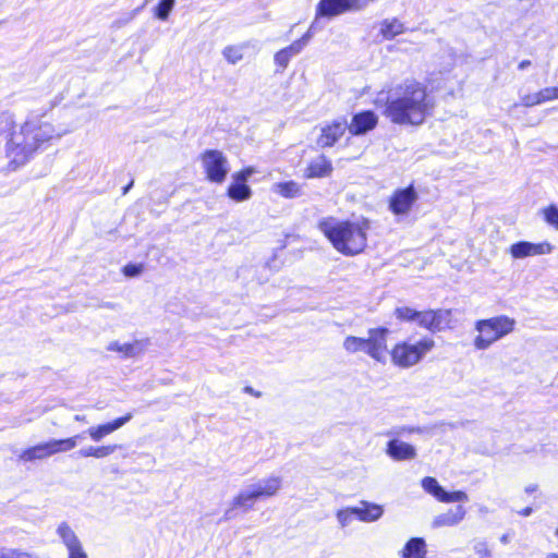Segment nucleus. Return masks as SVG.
<instances>
[{
	"mask_svg": "<svg viewBox=\"0 0 558 558\" xmlns=\"http://www.w3.org/2000/svg\"><path fill=\"white\" fill-rule=\"evenodd\" d=\"M69 132L56 126L47 112L32 111L24 122L12 128L8 136L5 154L9 167L16 170L25 166L37 151Z\"/></svg>",
	"mask_w": 558,
	"mask_h": 558,
	"instance_id": "obj_1",
	"label": "nucleus"
},
{
	"mask_svg": "<svg viewBox=\"0 0 558 558\" xmlns=\"http://www.w3.org/2000/svg\"><path fill=\"white\" fill-rule=\"evenodd\" d=\"M375 105L384 108L383 113L387 119L400 125H421L434 108L427 87L416 81H408L378 93Z\"/></svg>",
	"mask_w": 558,
	"mask_h": 558,
	"instance_id": "obj_2",
	"label": "nucleus"
},
{
	"mask_svg": "<svg viewBox=\"0 0 558 558\" xmlns=\"http://www.w3.org/2000/svg\"><path fill=\"white\" fill-rule=\"evenodd\" d=\"M318 228L337 252L345 256H354L367 246L371 223L363 217L354 220L328 217L318 223Z\"/></svg>",
	"mask_w": 558,
	"mask_h": 558,
	"instance_id": "obj_3",
	"label": "nucleus"
},
{
	"mask_svg": "<svg viewBox=\"0 0 558 558\" xmlns=\"http://www.w3.org/2000/svg\"><path fill=\"white\" fill-rule=\"evenodd\" d=\"M396 318L402 322L415 323L433 333L452 329L454 322L452 319L451 310H425L416 311L409 306H401L395 311Z\"/></svg>",
	"mask_w": 558,
	"mask_h": 558,
	"instance_id": "obj_4",
	"label": "nucleus"
},
{
	"mask_svg": "<svg viewBox=\"0 0 558 558\" xmlns=\"http://www.w3.org/2000/svg\"><path fill=\"white\" fill-rule=\"evenodd\" d=\"M517 322L507 315H497L475 323L476 336L473 345L476 350H487L494 343L512 333Z\"/></svg>",
	"mask_w": 558,
	"mask_h": 558,
	"instance_id": "obj_5",
	"label": "nucleus"
},
{
	"mask_svg": "<svg viewBox=\"0 0 558 558\" xmlns=\"http://www.w3.org/2000/svg\"><path fill=\"white\" fill-rule=\"evenodd\" d=\"M435 340L423 337L418 340H402L397 342L391 351V363L400 368H410L418 364L430 351L434 350Z\"/></svg>",
	"mask_w": 558,
	"mask_h": 558,
	"instance_id": "obj_6",
	"label": "nucleus"
},
{
	"mask_svg": "<svg viewBox=\"0 0 558 558\" xmlns=\"http://www.w3.org/2000/svg\"><path fill=\"white\" fill-rule=\"evenodd\" d=\"M80 437V435H75L69 438L50 439L48 441L37 444L24 449L19 454V460L22 462H32L36 460H45L58 453L68 452L77 446Z\"/></svg>",
	"mask_w": 558,
	"mask_h": 558,
	"instance_id": "obj_7",
	"label": "nucleus"
},
{
	"mask_svg": "<svg viewBox=\"0 0 558 558\" xmlns=\"http://www.w3.org/2000/svg\"><path fill=\"white\" fill-rule=\"evenodd\" d=\"M199 162L205 178L216 184H222L229 172L230 163L227 156L218 149H207L199 155Z\"/></svg>",
	"mask_w": 558,
	"mask_h": 558,
	"instance_id": "obj_8",
	"label": "nucleus"
},
{
	"mask_svg": "<svg viewBox=\"0 0 558 558\" xmlns=\"http://www.w3.org/2000/svg\"><path fill=\"white\" fill-rule=\"evenodd\" d=\"M54 534L66 550L68 558H88L84 545L74 527L66 521L56 525Z\"/></svg>",
	"mask_w": 558,
	"mask_h": 558,
	"instance_id": "obj_9",
	"label": "nucleus"
},
{
	"mask_svg": "<svg viewBox=\"0 0 558 558\" xmlns=\"http://www.w3.org/2000/svg\"><path fill=\"white\" fill-rule=\"evenodd\" d=\"M389 333V329L385 327L371 328L367 331L366 354L380 364H386L388 355H390L388 350Z\"/></svg>",
	"mask_w": 558,
	"mask_h": 558,
	"instance_id": "obj_10",
	"label": "nucleus"
},
{
	"mask_svg": "<svg viewBox=\"0 0 558 558\" xmlns=\"http://www.w3.org/2000/svg\"><path fill=\"white\" fill-rule=\"evenodd\" d=\"M255 172V168L251 166L234 172L227 187L228 197L236 203L248 201L253 195V191L247 181Z\"/></svg>",
	"mask_w": 558,
	"mask_h": 558,
	"instance_id": "obj_11",
	"label": "nucleus"
},
{
	"mask_svg": "<svg viewBox=\"0 0 558 558\" xmlns=\"http://www.w3.org/2000/svg\"><path fill=\"white\" fill-rule=\"evenodd\" d=\"M555 246L548 241L530 242L518 241L508 247V253L512 259H524L527 257H536L549 255L554 252Z\"/></svg>",
	"mask_w": 558,
	"mask_h": 558,
	"instance_id": "obj_12",
	"label": "nucleus"
},
{
	"mask_svg": "<svg viewBox=\"0 0 558 558\" xmlns=\"http://www.w3.org/2000/svg\"><path fill=\"white\" fill-rule=\"evenodd\" d=\"M418 196L412 185L396 190L388 201L390 211L396 216H408Z\"/></svg>",
	"mask_w": 558,
	"mask_h": 558,
	"instance_id": "obj_13",
	"label": "nucleus"
},
{
	"mask_svg": "<svg viewBox=\"0 0 558 558\" xmlns=\"http://www.w3.org/2000/svg\"><path fill=\"white\" fill-rule=\"evenodd\" d=\"M149 347L148 339H135L132 341L113 340L107 344V351L117 353L122 359H134L144 354Z\"/></svg>",
	"mask_w": 558,
	"mask_h": 558,
	"instance_id": "obj_14",
	"label": "nucleus"
},
{
	"mask_svg": "<svg viewBox=\"0 0 558 558\" xmlns=\"http://www.w3.org/2000/svg\"><path fill=\"white\" fill-rule=\"evenodd\" d=\"M423 489L434 496L440 502H461L468 501L469 497L464 492L456 490L448 493L437 482L436 478L426 476L422 480Z\"/></svg>",
	"mask_w": 558,
	"mask_h": 558,
	"instance_id": "obj_15",
	"label": "nucleus"
},
{
	"mask_svg": "<svg viewBox=\"0 0 558 558\" xmlns=\"http://www.w3.org/2000/svg\"><path fill=\"white\" fill-rule=\"evenodd\" d=\"M283 486L280 475H269L250 484L257 499H269L277 496Z\"/></svg>",
	"mask_w": 558,
	"mask_h": 558,
	"instance_id": "obj_16",
	"label": "nucleus"
},
{
	"mask_svg": "<svg viewBox=\"0 0 558 558\" xmlns=\"http://www.w3.org/2000/svg\"><path fill=\"white\" fill-rule=\"evenodd\" d=\"M347 128L345 120H335L323 125L316 144L322 148L331 147L344 134Z\"/></svg>",
	"mask_w": 558,
	"mask_h": 558,
	"instance_id": "obj_17",
	"label": "nucleus"
},
{
	"mask_svg": "<svg viewBox=\"0 0 558 558\" xmlns=\"http://www.w3.org/2000/svg\"><path fill=\"white\" fill-rule=\"evenodd\" d=\"M378 117L373 111H363L353 116L348 130L353 135H362L375 129Z\"/></svg>",
	"mask_w": 558,
	"mask_h": 558,
	"instance_id": "obj_18",
	"label": "nucleus"
},
{
	"mask_svg": "<svg viewBox=\"0 0 558 558\" xmlns=\"http://www.w3.org/2000/svg\"><path fill=\"white\" fill-rule=\"evenodd\" d=\"M132 418V414H126L124 416L118 417L111 422L95 425L87 429V434L89 438L94 441H100L106 436L112 434L113 432L121 428L124 424H126Z\"/></svg>",
	"mask_w": 558,
	"mask_h": 558,
	"instance_id": "obj_19",
	"label": "nucleus"
},
{
	"mask_svg": "<svg viewBox=\"0 0 558 558\" xmlns=\"http://www.w3.org/2000/svg\"><path fill=\"white\" fill-rule=\"evenodd\" d=\"M386 453L396 461L412 460L416 457V450L412 445L398 439L387 444Z\"/></svg>",
	"mask_w": 558,
	"mask_h": 558,
	"instance_id": "obj_20",
	"label": "nucleus"
},
{
	"mask_svg": "<svg viewBox=\"0 0 558 558\" xmlns=\"http://www.w3.org/2000/svg\"><path fill=\"white\" fill-rule=\"evenodd\" d=\"M332 170L331 161L325 156H318L307 165L304 177L306 179L327 178L332 173Z\"/></svg>",
	"mask_w": 558,
	"mask_h": 558,
	"instance_id": "obj_21",
	"label": "nucleus"
},
{
	"mask_svg": "<svg viewBox=\"0 0 558 558\" xmlns=\"http://www.w3.org/2000/svg\"><path fill=\"white\" fill-rule=\"evenodd\" d=\"M257 500V497L255 496L253 489L248 485L244 489H242L236 496L233 497L231 501V508L226 511V515L231 518V512L234 509L248 511L253 509Z\"/></svg>",
	"mask_w": 558,
	"mask_h": 558,
	"instance_id": "obj_22",
	"label": "nucleus"
},
{
	"mask_svg": "<svg viewBox=\"0 0 558 558\" xmlns=\"http://www.w3.org/2000/svg\"><path fill=\"white\" fill-rule=\"evenodd\" d=\"M356 519L362 522H375L384 513V508L380 505L372 504L368 501H361L359 506L354 507Z\"/></svg>",
	"mask_w": 558,
	"mask_h": 558,
	"instance_id": "obj_23",
	"label": "nucleus"
},
{
	"mask_svg": "<svg viewBox=\"0 0 558 558\" xmlns=\"http://www.w3.org/2000/svg\"><path fill=\"white\" fill-rule=\"evenodd\" d=\"M271 192L283 198H295L303 194V186L293 180L281 181L271 185Z\"/></svg>",
	"mask_w": 558,
	"mask_h": 558,
	"instance_id": "obj_24",
	"label": "nucleus"
},
{
	"mask_svg": "<svg viewBox=\"0 0 558 558\" xmlns=\"http://www.w3.org/2000/svg\"><path fill=\"white\" fill-rule=\"evenodd\" d=\"M465 509L463 506H457L445 513L435 517L433 521L434 527L452 526L460 523L465 517Z\"/></svg>",
	"mask_w": 558,
	"mask_h": 558,
	"instance_id": "obj_25",
	"label": "nucleus"
},
{
	"mask_svg": "<svg viewBox=\"0 0 558 558\" xmlns=\"http://www.w3.org/2000/svg\"><path fill=\"white\" fill-rule=\"evenodd\" d=\"M310 36L305 35L302 39L294 41L289 47L278 51L275 56V62L286 68L292 56L298 54L306 45Z\"/></svg>",
	"mask_w": 558,
	"mask_h": 558,
	"instance_id": "obj_26",
	"label": "nucleus"
},
{
	"mask_svg": "<svg viewBox=\"0 0 558 558\" xmlns=\"http://www.w3.org/2000/svg\"><path fill=\"white\" fill-rule=\"evenodd\" d=\"M405 31L404 24L398 19H386L379 25L381 36L390 40Z\"/></svg>",
	"mask_w": 558,
	"mask_h": 558,
	"instance_id": "obj_27",
	"label": "nucleus"
},
{
	"mask_svg": "<svg viewBox=\"0 0 558 558\" xmlns=\"http://www.w3.org/2000/svg\"><path fill=\"white\" fill-rule=\"evenodd\" d=\"M425 542L422 538L410 539L403 548V558H425Z\"/></svg>",
	"mask_w": 558,
	"mask_h": 558,
	"instance_id": "obj_28",
	"label": "nucleus"
},
{
	"mask_svg": "<svg viewBox=\"0 0 558 558\" xmlns=\"http://www.w3.org/2000/svg\"><path fill=\"white\" fill-rule=\"evenodd\" d=\"M119 448L118 445H107L100 447H87L83 448L78 451L80 457L83 458H96L102 459L112 454Z\"/></svg>",
	"mask_w": 558,
	"mask_h": 558,
	"instance_id": "obj_29",
	"label": "nucleus"
},
{
	"mask_svg": "<svg viewBox=\"0 0 558 558\" xmlns=\"http://www.w3.org/2000/svg\"><path fill=\"white\" fill-rule=\"evenodd\" d=\"M367 337L348 336L344 338L342 347L350 354H366Z\"/></svg>",
	"mask_w": 558,
	"mask_h": 558,
	"instance_id": "obj_30",
	"label": "nucleus"
},
{
	"mask_svg": "<svg viewBox=\"0 0 558 558\" xmlns=\"http://www.w3.org/2000/svg\"><path fill=\"white\" fill-rule=\"evenodd\" d=\"M336 518L339 525L343 529L352 524L354 519H356L355 508L354 507H345L339 509L336 512Z\"/></svg>",
	"mask_w": 558,
	"mask_h": 558,
	"instance_id": "obj_31",
	"label": "nucleus"
},
{
	"mask_svg": "<svg viewBox=\"0 0 558 558\" xmlns=\"http://www.w3.org/2000/svg\"><path fill=\"white\" fill-rule=\"evenodd\" d=\"M0 558H39L36 554L20 548L0 547Z\"/></svg>",
	"mask_w": 558,
	"mask_h": 558,
	"instance_id": "obj_32",
	"label": "nucleus"
},
{
	"mask_svg": "<svg viewBox=\"0 0 558 558\" xmlns=\"http://www.w3.org/2000/svg\"><path fill=\"white\" fill-rule=\"evenodd\" d=\"M174 4L175 0H160L154 10L155 16L160 21H167Z\"/></svg>",
	"mask_w": 558,
	"mask_h": 558,
	"instance_id": "obj_33",
	"label": "nucleus"
},
{
	"mask_svg": "<svg viewBox=\"0 0 558 558\" xmlns=\"http://www.w3.org/2000/svg\"><path fill=\"white\" fill-rule=\"evenodd\" d=\"M223 58L231 64H235L243 59L242 46H228L222 50Z\"/></svg>",
	"mask_w": 558,
	"mask_h": 558,
	"instance_id": "obj_34",
	"label": "nucleus"
},
{
	"mask_svg": "<svg viewBox=\"0 0 558 558\" xmlns=\"http://www.w3.org/2000/svg\"><path fill=\"white\" fill-rule=\"evenodd\" d=\"M542 215L546 223L558 231V207L549 205L542 209Z\"/></svg>",
	"mask_w": 558,
	"mask_h": 558,
	"instance_id": "obj_35",
	"label": "nucleus"
},
{
	"mask_svg": "<svg viewBox=\"0 0 558 558\" xmlns=\"http://www.w3.org/2000/svg\"><path fill=\"white\" fill-rule=\"evenodd\" d=\"M520 105L524 107H534L542 105L539 93H529L520 97Z\"/></svg>",
	"mask_w": 558,
	"mask_h": 558,
	"instance_id": "obj_36",
	"label": "nucleus"
},
{
	"mask_svg": "<svg viewBox=\"0 0 558 558\" xmlns=\"http://www.w3.org/2000/svg\"><path fill=\"white\" fill-rule=\"evenodd\" d=\"M144 271V265L143 264H126L122 268V272L125 277H137Z\"/></svg>",
	"mask_w": 558,
	"mask_h": 558,
	"instance_id": "obj_37",
	"label": "nucleus"
},
{
	"mask_svg": "<svg viewBox=\"0 0 558 558\" xmlns=\"http://www.w3.org/2000/svg\"><path fill=\"white\" fill-rule=\"evenodd\" d=\"M542 104L558 99V87H546L538 90Z\"/></svg>",
	"mask_w": 558,
	"mask_h": 558,
	"instance_id": "obj_38",
	"label": "nucleus"
},
{
	"mask_svg": "<svg viewBox=\"0 0 558 558\" xmlns=\"http://www.w3.org/2000/svg\"><path fill=\"white\" fill-rule=\"evenodd\" d=\"M475 553L480 558H488L490 557V549L485 543H478L474 547Z\"/></svg>",
	"mask_w": 558,
	"mask_h": 558,
	"instance_id": "obj_39",
	"label": "nucleus"
},
{
	"mask_svg": "<svg viewBox=\"0 0 558 558\" xmlns=\"http://www.w3.org/2000/svg\"><path fill=\"white\" fill-rule=\"evenodd\" d=\"M531 513H532L531 507H526V508L522 509L521 511H519V514H521L523 517H529Z\"/></svg>",
	"mask_w": 558,
	"mask_h": 558,
	"instance_id": "obj_40",
	"label": "nucleus"
},
{
	"mask_svg": "<svg viewBox=\"0 0 558 558\" xmlns=\"http://www.w3.org/2000/svg\"><path fill=\"white\" fill-rule=\"evenodd\" d=\"M74 418L77 422H85V416H82V415H75Z\"/></svg>",
	"mask_w": 558,
	"mask_h": 558,
	"instance_id": "obj_41",
	"label": "nucleus"
},
{
	"mask_svg": "<svg viewBox=\"0 0 558 558\" xmlns=\"http://www.w3.org/2000/svg\"><path fill=\"white\" fill-rule=\"evenodd\" d=\"M546 558H558V555L556 554H549L546 556Z\"/></svg>",
	"mask_w": 558,
	"mask_h": 558,
	"instance_id": "obj_42",
	"label": "nucleus"
},
{
	"mask_svg": "<svg viewBox=\"0 0 558 558\" xmlns=\"http://www.w3.org/2000/svg\"><path fill=\"white\" fill-rule=\"evenodd\" d=\"M524 66H526V63H525V62H522V63L520 64V68H521V69H523Z\"/></svg>",
	"mask_w": 558,
	"mask_h": 558,
	"instance_id": "obj_43",
	"label": "nucleus"
},
{
	"mask_svg": "<svg viewBox=\"0 0 558 558\" xmlns=\"http://www.w3.org/2000/svg\"><path fill=\"white\" fill-rule=\"evenodd\" d=\"M556 535H557V537H558V529L556 530Z\"/></svg>",
	"mask_w": 558,
	"mask_h": 558,
	"instance_id": "obj_44",
	"label": "nucleus"
}]
</instances>
